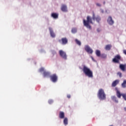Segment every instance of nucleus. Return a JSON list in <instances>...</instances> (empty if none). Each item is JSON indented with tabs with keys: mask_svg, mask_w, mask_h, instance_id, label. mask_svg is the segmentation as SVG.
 I'll list each match as a JSON object with an SVG mask.
<instances>
[{
	"mask_svg": "<svg viewBox=\"0 0 126 126\" xmlns=\"http://www.w3.org/2000/svg\"><path fill=\"white\" fill-rule=\"evenodd\" d=\"M83 71L87 76H88L91 78L93 77V72H92V71H91V70H90V69L87 67L86 66L84 65Z\"/></svg>",
	"mask_w": 126,
	"mask_h": 126,
	"instance_id": "f257e3e1",
	"label": "nucleus"
},
{
	"mask_svg": "<svg viewBox=\"0 0 126 126\" xmlns=\"http://www.w3.org/2000/svg\"><path fill=\"white\" fill-rule=\"evenodd\" d=\"M90 23L91 24H93V22H92V18L91 17L88 16L87 17V21L85 19L83 20V24L84 26L87 27V28H89V29H91V26H90Z\"/></svg>",
	"mask_w": 126,
	"mask_h": 126,
	"instance_id": "f03ea898",
	"label": "nucleus"
},
{
	"mask_svg": "<svg viewBox=\"0 0 126 126\" xmlns=\"http://www.w3.org/2000/svg\"><path fill=\"white\" fill-rule=\"evenodd\" d=\"M97 97L100 99V100H106V94H105L104 90L100 89L98 90Z\"/></svg>",
	"mask_w": 126,
	"mask_h": 126,
	"instance_id": "7ed1b4c3",
	"label": "nucleus"
},
{
	"mask_svg": "<svg viewBox=\"0 0 126 126\" xmlns=\"http://www.w3.org/2000/svg\"><path fill=\"white\" fill-rule=\"evenodd\" d=\"M122 59V57L120 55H117L114 57L113 59L112 60V62L115 63H119L120 61Z\"/></svg>",
	"mask_w": 126,
	"mask_h": 126,
	"instance_id": "20e7f679",
	"label": "nucleus"
},
{
	"mask_svg": "<svg viewBox=\"0 0 126 126\" xmlns=\"http://www.w3.org/2000/svg\"><path fill=\"white\" fill-rule=\"evenodd\" d=\"M50 79L52 82H57L58 81V76L56 74H54L50 76Z\"/></svg>",
	"mask_w": 126,
	"mask_h": 126,
	"instance_id": "39448f33",
	"label": "nucleus"
},
{
	"mask_svg": "<svg viewBox=\"0 0 126 126\" xmlns=\"http://www.w3.org/2000/svg\"><path fill=\"white\" fill-rule=\"evenodd\" d=\"M59 54L60 56L63 58V59H64V60H66V53L64 52L63 50H60L59 51Z\"/></svg>",
	"mask_w": 126,
	"mask_h": 126,
	"instance_id": "423d86ee",
	"label": "nucleus"
},
{
	"mask_svg": "<svg viewBox=\"0 0 126 126\" xmlns=\"http://www.w3.org/2000/svg\"><path fill=\"white\" fill-rule=\"evenodd\" d=\"M85 50L87 53H88V54L93 53V50H92V49H91L88 45H86L85 46Z\"/></svg>",
	"mask_w": 126,
	"mask_h": 126,
	"instance_id": "0eeeda50",
	"label": "nucleus"
},
{
	"mask_svg": "<svg viewBox=\"0 0 126 126\" xmlns=\"http://www.w3.org/2000/svg\"><path fill=\"white\" fill-rule=\"evenodd\" d=\"M93 20H96L97 22H100V21L101 20V18H100L99 16H97L96 17L95 16V14L93 13Z\"/></svg>",
	"mask_w": 126,
	"mask_h": 126,
	"instance_id": "6e6552de",
	"label": "nucleus"
},
{
	"mask_svg": "<svg viewBox=\"0 0 126 126\" xmlns=\"http://www.w3.org/2000/svg\"><path fill=\"white\" fill-rule=\"evenodd\" d=\"M49 30L51 37H52V38H55V37H56V34L54 32L53 29H52V28H49Z\"/></svg>",
	"mask_w": 126,
	"mask_h": 126,
	"instance_id": "1a4fd4ad",
	"label": "nucleus"
},
{
	"mask_svg": "<svg viewBox=\"0 0 126 126\" xmlns=\"http://www.w3.org/2000/svg\"><path fill=\"white\" fill-rule=\"evenodd\" d=\"M107 22L110 25H113L114 24V20H113L111 16L108 17Z\"/></svg>",
	"mask_w": 126,
	"mask_h": 126,
	"instance_id": "9d476101",
	"label": "nucleus"
},
{
	"mask_svg": "<svg viewBox=\"0 0 126 126\" xmlns=\"http://www.w3.org/2000/svg\"><path fill=\"white\" fill-rule=\"evenodd\" d=\"M61 10L63 12H66V11H67V6H66V5L62 4L61 6Z\"/></svg>",
	"mask_w": 126,
	"mask_h": 126,
	"instance_id": "9b49d317",
	"label": "nucleus"
},
{
	"mask_svg": "<svg viewBox=\"0 0 126 126\" xmlns=\"http://www.w3.org/2000/svg\"><path fill=\"white\" fill-rule=\"evenodd\" d=\"M120 68L122 70V71H126V64H121L120 65Z\"/></svg>",
	"mask_w": 126,
	"mask_h": 126,
	"instance_id": "f8f14e48",
	"label": "nucleus"
},
{
	"mask_svg": "<svg viewBox=\"0 0 126 126\" xmlns=\"http://www.w3.org/2000/svg\"><path fill=\"white\" fill-rule=\"evenodd\" d=\"M115 89L116 90V95L118 98H121V97L123 96V94H121V92H120V91L118 90V88H116Z\"/></svg>",
	"mask_w": 126,
	"mask_h": 126,
	"instance_id": "ddd939ff",
	"label": "nucleus"
},
{
	"mask_svg": "<svg viewBox=\"0 0 126 126\" xmlns=\"http://www.w3.org/2000/svg\"><path fill=\"white\" fill-rule=\"evenodd\" d=\"M61 41H62V44L63 45H66V44H67L68 40L66 37L62 38Z\"/></svg>",
	"mask_w": 126,
	"mask_h": 126,
	"instance_id": "4468645a",
	"label": "nucleus"
},
{
	"mask_svg": "<svg viewBox=\"0 0 126 126\" xmlns=\"http://www.w3.org/2000/svg\"><path fill=\"white\" fill-rule=\"evenodd\" d=\"M119 82H120V81L119 80H116L114 81L112 84V87H116V86H117V85L119 84Z\"/></svg>",
	"mask_w": 126,
	"mask_h": 126,
	"instance_id": "2eb2a0df",
	"label": "nucleus"
},
{
	"mask_svg": "<svg viewBox=\"0 0 126 126\" xmlns=\"http://www.w3.org/2000/svg\"><path fill=\"white\" fill-rule=\"evenodd\" d=\"M50 75L51 73H50V72H47L46 71L43 72L44 77H49V76H50Z\"/></svg>",
	"mask_w": 126,
	"mask_h": 126,
	"instance_id": "dca6fc26",
	"label": "nucleus"
},
{
	"mask_svg": "<svg viewBox=\"0 0 126 126\" xmlns=\"http://www.w3.org/2000/svg\"><path fill=\"white\" fill-rule=\"evenodd\" d=\"M60 119H64V112L60 111L59 113Z\"/></svg>",
	"mask_w": 126,
	"mask_h": 126,
	"instance_id": "f3484780",
	"label": "nucleus"
},
{
	"mask_svg": "<svg viewBox=\"0 0 126 126\" xmlns=\"http://www.w3.org/2000/svg\"><path fill=\"white\" fill-rule=\"evenodd\" d=\"M111 48H112V45L108 44L105 46V50L106 51H110V50H111Z\"/></svg>",
	"mask_w": 126,
	"mask_h": 126,
	"instance_id": "a211bd4d",
	"label": "nucleus"
},
{
	"mask_svg": "<svg viewBox=\"0 0 126 126\" xmlns=\"http://www.w3.org/2000/svg\"><path fill=\"white\" fill-rule=\"evenodd\" d=\"M51 16L53 17V18L56 19L58 18V17H59V15L56 13H53L52 14Z\"/></svg>",
	"mask_w": 126,
	"mask_h": 126,
	"instance_id": "6ab92c4d",
	"label": "nucleus"
},
{
	"mask_svg": "<svg viewBox=\"0 0 126 126\" xmlns=\"http://www.w3.org/2000/svg\"><path fill=\"white\" fill-rule=\"evenodd\" d=\"M63 124L65 126H66L68 124V119L67 118H65L63 120Z\"/></svg>",
	"mask_w": 126,
	"mask_h": 126,
	"instance_id": "aec40b11",
	"label": "nucleus"
},
{
	"mask_svg": "<svg viewBox=\"0 0 126 126\" xmlns=\"http://www.w3.org/2000/svg\"><path fill=\"white\" fill-rule=\"evenodd\" d=\"M111 99L112 100H113V101H114L115 103H118L119 102V101L118 100V99H117V97L115 96H112L111 97Z\"/></svg>",
	"mask_w": 126,
	"mask_h": 126,
	"instance_id": "412c9836",
	"label": "nucleus"
},
{
	"mask_svg": "<svg viewBox=\"0 0 126 126\" xmlns=\"http://www.w3.org/2000/svg\"><path fill=\"white\" fill-rule=\"evenodd\" d=\"M95 54L97 56V57H100L101 56V51L100 50H96L95 51Z\"/></svg>",
	"mask_w": 126,
	"mask_h": 126,
	"instance_id": "4be33fe9",
	"label": "nucleus"
},
{
	"mask_svg": "<svg viewBox=\"0 0 126 126\" xmlns=\"http://www.w3.org/2000/svg\"><path fill=\"white\" fill-rule=\"evenodd\" d=\"M126 80H124L123 81V83L122 84V87L123 88H126Z\"/></svg>",
	"mask_w": 126,
	"mask_h": 126,
	"instance_id": "5701e85b",
	"label": "nucleus"
},
{
	"mask_svg": "<svg viewBox=\"0 0 126 126\" xmlns=\"http://www.w3.org/2000/svg\"><path fill=\"white\" fill-rule=\"evenodd\" d=\"M71 32L72 33H73V34H74L76 33V32H77V29L75 28H74L72 29Z\"/></svg>",
	"mask_w": 126,
	"mask_h": 126,
	"instance_id": "b1692460",
	"label": "nucleus"
},
{
	"mask_svg": "<svg viewBox=\"0 0 126 126\" xmlns=\"http://www.w3.org/2000/svg\"><path fill=\"white\" fill-rule=\"evenodd\" d=\"M75 42L77 45H78L79 46H81V42H80V41L78 40L77 39H76Z\"/></svg>",
	"mask_w": 126,
	"mask_h": 126,
	"instance_id": "393cba45",
	"label": "nucleus"
},
{
	"mask_svg": "<svg viewBox=\"0 0 126 126\" xmlns=\"http://www.w3.org/2000/svg\"><path fill=\"white\" fill-rule=\"evenodd\" d=\"M100 57L102 59H106V58H107V55H106L105 54H102L100 55Z\"/></svg>",
	"mask_w": 126,
	"mask_h": 126,
	"instance_id": "a878e982",
	"label": "nucleus"
},
{
	"mask_svg": "<svg viewBox=\"0 0 126 126\" xmlns=\"http://www.w3.org/2000/svg\"><path fill=\"white\" fill-rule=\"evenodd\" d=\"M45 69L43 67H41L39 69V72H43V71H45Z\"/></svg>",
	"mask_w": 126,
	"mask_h": 126,
	"instance_id": "bb28decb",
	"label": "nucleus"
},
{
	"mask_svg": "<svg viewBox=\"0 0 126 126\" xmlns=\"http://www.w3.org/2000/svg\"><path fill=\"white\" fill-rule=\"evenodd\" d=\"M49 104H53L54 103V100L53 99H50L48 100Z\"/></svg>",
	"mask_w": 126,
	"mask_h": 126,
	"instance_id": "cd10ccee",
	"label": "nucleus"
},
{
	"mask_svg": "<svg viewBox=\"0 0 126 126\" xmlns=\"http://www.w3.org/2000/svg\"><path fill=\"white\" fill-rule=\"evenodd\" d=\"M118 75H119L120 77H122V73L121 72H119L118 73Z\"/></svg>",
	"mask_w": 126,
	"mask_h": 126,
	"instance_id": "c85d7f7f",
	"label": "nucleus"
},
{
	"mask_svg": "<svg viewBox=\"0 0 126 126\" xmlns=\"http://www.w3.org/2000/svg\"><path fill=\"white\" fill-rule=\"evenodd\" d=\"M96 5H97V6H101V4L99 3H96Z\"/></svg>",
	"mask_w": 126,
	"mask_h": 126,
	"instance_id": "c756f323",
	"label": "nucleus"
},
{
	"mask_svg": "<svg viewBox=\"0 0 126 126\" xmlns=\"http://www.w3.org/2000/svg\"><path fill=\"white\" fill-rule=\"evenodd\" d=\"M123 53H124V54H125V55H126V50H124L123 51Z\"/></svg>",
	"mask_w": 126,
	"mask_h": 126,
	"instance_id": "7c9ffc66",
	"label": "nucleus"
},
{
	"mask_svg": "<svg viewBox=\"0 0 126 126\" xmlns=\"http://www.w3.org/2000/svg\"><path fill=\"white\" fill-rule=\"evenodd\" d=\"M67 98H68V99H69V98H70V94H68V95H67Z\"/></svg>",
	"mask_w": 126,
	"mask_h": 126,
	"instance_id": "2f4dec72",
	"label": "nucleus"
},
{
	"mask_svg": "<svg viewBox=\"0 0 126 126\" xmlns=\"http://www.w3.org/2000/svg\"><path fill=\"white\" fill-rule=\"evenodd\" d=\"M92 59L93 61H94V58H93V57H92Z\"/></svg>",
	"mask_w": 126,
	"mask_h": 126,
	"instance_id": "473e14b6",
	"label": "nucleus"
},
{
	"mask_svg": "<svg viewBox=\"0 0 126 126\" xmlns=\"http://www.w3.org/2000/svg\"><path fill=\"white\" fill-rule=\"evenodd\" d=\"M103 3H104V4H105V2L104 1V2H103Z\"/></svg>",
	"mask_w": 126,
	"mask_h": 126,
	"instance_id": "72a5a7b5",
	"label": "nucleus"
},
{
	"mask_svg": "<svg viewBox=\"0 0 126 126\" xmlns=\"http://www.w3.org/2000/svg\"><path fill=\"white\" fill-rule=\"evenodd\" d=\"M59 42H61V40H59Z\"/></svg>",
	"mask_w": 126,
	"mask_h": 126,
	"instance_id": "f704fd0d",
	"label": "nucleus"
}]
</instances>
